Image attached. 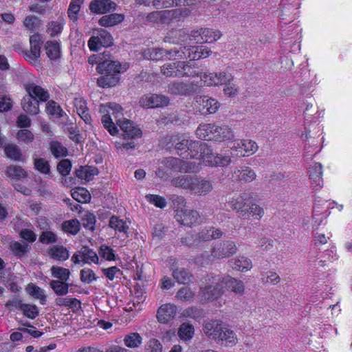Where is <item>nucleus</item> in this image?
<instances>
[{
  "label": "nucleus",
  "instance_id": "2",
  "mask_svg": "<svg viewBox=\"0 0 352 352\" xmlns=\"http://www.w3.org/2000/svg\"><path fill=\"white\" fill-rule=\"evenodd\" d=\"M195 133L199 139L217 142L230 140L234 137V132L228 126L214 123L200 124Z\"/></svg>",
  "mask_w": 352,
  "mask_h": 352
},
{
  "label": "nucleus",
  "instance_id": "61",
  "mask_svg": "<svg viewBox=\"0 0 352 352\" xmlns=\"http://www.w3.org/2000/svg\"><path fill=\"white\" fill-rule=\"evenodd\" d=\"M21 311L28 318L34 319L38 316L39 311L35 305L25 304L22 306Z\"/></svg>",
  "mask_w": 352,
  "mask_h": 352
},
{
  "label": "nucleus",
  "instance_id": "29",
  "mask_svg": "<svg viewBox=\"0 0 352 352\" xmlns=\"http://www.w3.org/2000/svg\"><path fill=\"white\" fill-rule=\"evenodd\" d=\"M190 39L188 32L185 29H179L170 31L164 37V41L166 43L182 45V43L187 42Z\"/></svg>",
  "mask_w": 352,
  "mask_h": 352
},
{
  "label": "nucleus",
  "instance_id": "34",
  "mask_svg": "<svg viewBox=\"0 0 352 352\" xmlns=\"http://www.w3.org/2000/svg\"><path fill=\"white\" fill-rule=\"evenodd\" d=\"M216 342L226 346H232L236 344L237 338L234 331L228 329L225 325L223 331L221 332V336Z\"/></svg>",
  "mask_w": 352,
  "mask_h": 352
},
{
  "label": "nucleus",
  "instance_id": "22",
  "mask_svg": "<svg viewBox=\"0 0 352 352\" xmlns=\"http://www.w3.org/2000/svg\"><path fill=\"white\" fill-rule=\"evenodd\" d=\"M203 162L209 166H227L231 162V157L230 155L214 153L210 148V152L205 156Z\"/></svg>",
  "mask_w": 352,
  "mask_h": 352
},
{
  "label": "nucleus",
  "instance_id": "31",
  "mask_svg": "<svg viewBox=\"0 0 352 352\" xmlns=\"http://www.w3.org/2000/svg\"><path fill=\"white\" fill-rule=\"evenodd\" d=\"M222 285L226 287L228 290L234 292L236 294L241 295L244 292V285L241 280L226 276L221 278Z\"/></svg>",
  "mask_w": 352,
  "mask_h": 352
},
{
  "label": "nucleus",
  "instance_id": "48",
  "mask_svg": "<svg viewBox=\"0 0 352 352\" xmlns=\"http://www.w3.org/2000/svg\"><path fill=\"white\" fill-rule=\"evenodd\" d=\"M179 72V77L188 76L194 77L199 75V73L194 69V66L190 65V62L178 61Z\"/></svg>",
  "mask_w": 352,
  "mask_h": 352
},
{
  "label": "nucleus",
  "instance_id": "54",
  "mask_svg": "<svg viewBox=\"0 0 352 352\" xmlns=\"http://www.w3.org/2000/svg\"><path fill=\"white\" fill-rule=\"evenodd\" d=\"M6 175L12 179H20L27 176L26 171L20 166H10L6 170Z\"/></svg>",
  "mask_w": 352,
  "mask_h": 352
},
{
  "label": "nucleus",
  "instance_id": "10",
  "mask_svg": "<svg viewBox=\"0 0 352 352\" xmlns=\"http://www.w3.org/2000/svg\"><path fill=\"white\" fill-rule=\"evenodd\" d=\"M193 104L201 114L214 113L219 108L218 101L208 96L196 97Z\"/></svg>",
  "mask_w": 352,
  "mask_h": 352
},
{
  "label": "nucleus",
  "instance_id": "27",
  "mask_svg": "<svg viewBox=\"0 0 352 352\" xmlns=\"http://www.w3.org/2000/svg\"><path fill=\"white\" fill-rule=\"evenodd\" d=\"M195 175H180L170 180V185L178 188L192 191Z\"/></svg>",
  "mask_w": 352,
  "mask_h": 352
},
{
  "label": "nucleus",
  "instance_id": "3",
  "mask_svg": "<svg viewBox=\"0 0 352 352\" xmlns=\"http://www.w3.org/2000/svg\"><path fill=\"white\" fill-rule=\"evenodd\" d=\"M224 291L220 277L208 276L205 285L200 287L199 296L201 301L207 302L221 298Z\"/></svg>",
  "mask_w": 352,
  "mask_h": 352
},
{
  "label": "nucleus",
  "instance_id": "6",
  "mask_svg": "<svg viewBox=\"0 0 352 352\" xmlns=\"http://www.w3.org/2000/svg\"><path fill=\"white\" fill-rule=\"evenodd\" d=\"M113 67H109L104 70L103 74L100 76L97 83L98 86L106 88L116 85L120 80V74L122 70V65L117 61H113Z\"/></svg>",
  "mask_w": 352,
  "mask_h": 352
},
{
  "label": "nucleus",
  "instance_id": "46",
  "mask_svg": "<svg viewBox=\"0 0 352 352\" xmlns=\"http://www.w3.org/2000/svg\"><path fill=\"white\" fill-rule=\"evenodd\" d=\"M27 292L34 298L39 300L41 305L46 302V295L43 289L33 283H30L27 286Z\"/></svg>",
  "mask_w": 352,
  "mask_h": 352
},
{
  "label": "nucleus",
  "instance_id": "42",
  "mask_svg": "<svg viewBox=\"0 0 352 352\" xmlns=\"http://www.w3.org/2000/svg\"><path fill=\"white\" fill-rule=\"evenodd\" d=\"M80 254L82 256V262L87 264H100L102 260L99 259L97 253L87 246H83L80 249Z\"/></svg>",
  "mask_w": 352,
  "mask_h": 352
},
{
  "label": "nucleus",
  "instance_id": "1",
  "mask_svg": "<svg viewBox=\"0 0 352 352\" xmlns=\"http://www.w3.org/2000/svg\"><path fill=\"white\" fill-rule=\"evenodd\" d=\"M199 169V164L185 161L174 157H168L160 161V166L155 171L156 175L163 180H168L174 173H195Z\"/></svg>",
  "mask_w": 352,
  "mask_h": 352
},
{
  "label": "nucleus",
  "instance_id": "38",
  "mask_svg": "<svg viewBox=\"0 0 352 352\" xmlns=\"http://www.w3.org/2000/svg\"><path fill=\"white\" fill-rule=\"evenodd\" d=\"M195 46L191 47H181L179 50H177V51L175 52V56H177V58L179 59H185V58H190V60H198L197 57L200 54L199 53V50H195Z\"/></svg>",
  "mask_w": 352,
  "mask_h": 352
},
{
  "label": "nucleus",
  "instance_id": "19",
  "mask_svg": "<svg viewBox=\"0 0 352 352\" xmlns=\"http://www.w3.org/2000/svg\"><path fill=\"white\" fill-rule=\"evenodd\" d=\"M88 62L91 65H98L97 71L99 73H103L104 70L107 67H113V60L110 59V54L107 51L89 56Z\"/></svg>",
  "mask_w": 352,
  "mask_h": 352
},
{
  "label": "nucleus",
  "instance_id": "7",
  "mask_svg": "<svg viewBox=\"0 0 352 352\" xmlns=\"http://www.w3.org/2000/svg\"><path fill=\"white\" fill-rule=\"evenodd\" d=\"M247 193L235 194L232 197L226 199L228 206L238 214V217L243 219H249V210L247 201L249 199Z\"/></svg>",
  "mask_w": 352,
  "mask_h": 352
},
{
  "label": "nucleus",
  "instance_id": "24",
  "mask_svg": "<svg viewBox=\"0 0 352 352\" xmlns=\"http://www.w3.org/2000/svg\"><path fill=\"white\" fill-rule=\"evenodd\" d=\"M116 3L111 0H94L89 4L90 10L95 14H106L116 8Z\"/></svg>",
  "mask_w": 352,
  "mask_h": 352
},
{
  "label": "nucleus",
  "instance_id": "18",
  "mask_svg": "<svg viewBox=\"0 0 352 352\" xmlns=\"http://www.w3.org/2000/svg\"><path fill=\"white\" fill-rule=\"evenodd\" d=\"M170 267L173 271V278L180 284H188L192 278V274L186 269L179 267L175 258H170Z\"/></svg>",
  "mask_w": 352,
  "mask_h": 352
},
{
  "label": "nucleus",
  "instance_id": "58",
  "mask_svg": "<svg viewBox=\"0 0 352 352\" xmlns=\"http://www.w3.org/2000/svg\"><path fill=\"white\" fill-rule=\"evenodd\" d=\"M52 154L56 158L66 156L67 150L58 142H52L50 144Z\"/></svg>",
  "mask_w": 352,
  "mask_h": 352
},
{
  "label": "nucleus",
  "instance_id": "59",
  "mask_svg": "<svg viewBox=\"0 0 352 352\" xmlns=\"http://www.w3.org/2000/svg\"><path fill=\"white\" fill-rule=\"evenodd\" d=\"M170 141L175 144V148L178 151H182L186 148H188L190 142V140L184 139L182 136L178 135L171 136Z\"/></svg>",
  "mask_w": 352,
  "mask_h": 352
},
{
  "label": "nucleus",
  "instance_id": "49",
  "mask_svg": "<svg viewBox=\"0 0 352 352\" xmlns=\"http://www.w3.org/2000/svg\"><path fill=\"white\" fill-rule=\"evenodd\" d=\"M142 342V338L136 332L130 333L124 336V343L129 348H138Z\"/></svg>",
  "mask_w": 352,
  "mask_h": 352
},
{
  "label": "nucleus",
  "instance_id": "12",
  "mask_svg": "<svg viewBox=\"0 0 352 352\" xmlns=\"http://www.w3.org/2000/svg\"><path fill=\"white\" fill-rule=\"evenodd\" d=\"M190 36L199 43H212L221 36V33L219 30L201 28L199 30H193L191 32Z\"/></svg>",
  "mask_w": 352,
  "mask_h": 352
},
{
  "label": "nucleus",
  "instance_id": "64",
  "mask_svg": "<svg viewBox=\"0 0 352 352\" xmlns=\"http://www.w3.org/2000/svg\"><path fill=\"white\" fill-rule=\"evenodd\" d=\"M100 39V45L103 47H108L113 44V38L109 32L101 29L98 31L97 35Z\"/></svg>",
  "mask_w": 352,
  "mask_h": 352
},
{
  "label": "nucleus",
  "instance_id": "25",
  "mask_svg": "<svg viewBox=\"0 0 352 352\" xmlns=\"http://www.w3.org/2000/svg\"><path fill=\"white\" fill-rule=\"evenodd\" d=\"M232 177L235 181L250 183L255 180L256 175L255 171L250 167L243 166L234 170Z\"/></svg>",
  "mask_w": 352,
  "mask_h": 352
},
{
  "label": "nucleus",
  "instance_id": "5",
  "mask_svg": "<svg viewBox=\"0 0 352 352\" xmlns=\"http://www.w3.org/2000/svg\"><path fill=\"white\" fill-rule=\"evenodd\" d=\"M223 232L221 230L211 227L204 229L196 234H188L182 239L183 243L188 246L195 247L201 241H208L221 237Z\"/></svg>",
  "mask_w": 352,
  "mask_h": 352
},
{
  "label": "nucleus",
  "instance_id": "23",
  "mask_svg": "<svg viewBox=\"0 0 352 352\" xmlns=\"http://www.w3.org/2000/svg\"><path fill=\"white\" fill-rule=\"evenodd\" d=\"M213 190V185L211 181L205 178L195 176V181L191 192L195 195L201 197L208 195Z\"/></svg>",
  "mask_w": 352,
  "mask_h": 352
},
{
  "label": "nucleus",
  "instance_id": "53",
  "mask_svg": "<svg viewBox=\"0 0 352 352\" xmlns=\"http://www.w3.org/2000/svg\"><path fill=\"white\" fill-rule=\"evenodd\" d=\"M45 49L46 54L50 59H56L60 56V46L56 41H47Z\"/></svg>",
  "mask_w": 352,
  "mask_h": 352
},
{
  "label": "nucleus",
  "instance_id": "45",
  "mask_svg": "<svg viewBox=\"0 0 352 352\" xmlns=\"http://www.w3.org/2000/svg\"><path fill=\"white\" fill-rule=\"evenodd\" d=\"M182 13L180 9L160 10V24H168L173 19H179Z\"/></svg>",
  "mask_w": 352,
  "mask_h": 352
},
{
  "label": "nucleus",
  "instance_id": "26",
  "mask_svg": "<svg viewBox=\"0 0 352 352\" xmlns=\"http://www.w3.org/2000/svg\"><path fill=\"white\" fill-rule=\"evenodd\" d=\"M224 324L219 320H210L206 322L203 327V331L208 338L217 340L223 331Z\"/></svg>",
  "mask_w": 352,
  "mask_h": 352
},
{
  "label": "nucleus",
  "instance_id": "40",
  "mask_svg": "<svg viewBox=\"0 0 352 352\" xmlns=\"http://www.w3.org/2000/svg\"><path fill=\"white\" fill-rule=\"evenodd\" d=\"M229 263L234 270L240 272H247L252 267L251 260L245 256H239L234 260L229 261Z\"/></svg>",
  "mask_w": 352,
  "mask_h": 352
},
{
  "label": "nucleus",
  "instance_id": "60",
  "mask_svg": "<svg viewBox=\"0 0 352 352\" xmlns=\"http://www.w3.org/2000/svg\"><path fill=\"white\" fill-rule=\"evenodd\" d=\"M80 229V223L78 220L72 219L66 221L63 223V230L65 232L76 234Z\"/></svg>",
  "mask_w": 352,
  "mask_h": 352
},
{
  "label": "nucleus",
  "instance_id": "14",
  "mask_svg": "<svg viewBox=\"0 0 352 352\" xmlns=\"http://www.w3.org/2000/svg\"><path fill=\"white\" fill-rule=\"evenodd\" d=\"M116 124L120 126V129L123 132L122 135L124 140H133L140 138L142 135L141 129L135 126L134 123L129 120L118 119L116 120Z\"/></svg>",
  "mask_w": 352,
  "mask_h": 352
},
{
  "label": "nucleus",
  "instance_id": "17",
  "mask_svg": "<svg viewBox=\"0 0 352 352\" xmlns=\"http://www.w3.org/2000/svg\"><path fill=\"white\" fill-rule=\"evenodd\" d=\"M188 151L191 158L200 159L204 162L205 156L210 152V146L205 142L190 140Z\"/></svg>",
  "mask_w": 352,
  "mask_h": 352
},
{
  "label": "nucleus",
  "instance_id": "8",
  "mask_svg": "<svg viewBox=\"0 0 352 352\" xmlns=\"http://www.w3.org/2000/svg\"><path fill=\"white\" fill-rule=\"evenodd\" d=\"M237 251L236 243L232 241H223L217 243L210 251V257L213 259L229 258Z\"/></svg>",
  "mask_w": 352,
  "mask_h": 352
},
{
  "label": "nucleus",
  "instance_id": "11",
  "mask_svg": "<svg viewBox=\"0 0 352 352\" xmlns=\"http://www.w3.org/2000/svg\"><path fill=\"white\" fill-rule=\"evenodd\" d=\"M143 108H157L167 106L169 98L164 95L148 94L142 96L139 101Z\"/></svg>",
  "mask_w": 352,
  "mask_h": 352
},
{
  "label": "nucleus",
  "instance_id": "20",
  "mask_svg": "<svg viewBox=\"0 0 352 352\" xmlns=\"http://www.w3.org/2000/svg\"><path fill=\"white\" fill-rule=\"evenodd\" d=\"M42 43L41 36L38 34H34L30 37V51L24 52V56L26 60L35 61L40 57L41 45Z\"/></svg>",
  "mask_w": 352,
  "mask_h": 352
},
{
  "label": "nucleus",
  "instance_id": "50",
  "mask_svg": "<svg viewBox=\"0 0 352 352\" xmlns=\"http://www.w3.org/2000/svg\"><path fill=\"white\" fill-rule=\"evenodd\" d=\"M178 61L165 63L161 67V73L166 77H179Z\"/></svg>",
  "mask_w": 352,
  "mask_h": 352
},
{
  "label": "nucleus",
  "instance_id": "32",
  "mask_svg": "<svg viewBox=\"0 0 352 352\" xmlns=\"http://www.w3.org/2000/svg\"><path fill=\"white\" fill-rule=\"evenodd\" d=\"M129 221L126 222L115 215L110 218L109 222V226L111 228L126 236H129Z\"/></svg>",
  "mask_w": 352,
  "mask_h": 352
},
{
  "label": "nucleus",
  "instance_id": "43",
  "mask_svg": "<svg viewBox=\"0 0 352 352\" xmlns=\"http://www.w3.org/2000/svg\"><path fill=\"white\" fill-rule=\"evenodd\" d=\"M10 249L19 258L25 256L31 250V246L25 242L14 241L10 243Z\"/></svg>",
  "mask_w": 352,
  "mask_h": 352
},
{
  "label": "nucleus",
  "instance_id": "4",
  "mask_svg": "<svg viewBox=\"0 0 352 352\" xmlns=\"http://www.w3.org/2000/svg\"><path fill=\"white\" fill-rule=\"evenodd\" d=\"M122 108L121 106L116 103L109 102L106 104H100L99 111L101 113H105L102 116L101 121L104 127L109 131L111 135H115L118 133V130L115 124L112 122V118L110 114L111 113L116 121L118 118L122 116Z\"/></svg>",
  "mask_w": 352,
  "mask_h": 352
},
{
  "label": "nucleus",
  "instance_id": "13",
  "mask_svg": "<svg viewBox=\"0 0 352 352\" xmlns=\"http://www.w3.org/2000/svg\"><path fill=\"white\" fill-rule=\"evenodd\" d=\"M200 218L197 211L188 209H178L176 210L175 219L180 224L191 227L199 222Z\"/></svg>",
  "mask_w": 352,
  "mask_h": 352
},
{
  "label": "nucleus",
  "instance_id": "52",
  "mask_svg": "<svg viewBox=\"0 0 352 352\" xmlns=\"http://www.w3.org/2000/svg\"><path fill=\"white\" fill-rule=\"evenodd\" d=\"M51 273L57 280L68 281L69 280L70 272L68 269L59 266H52Z\"/></svg>",
  "mask_w": 352,
  "mask_h": 352
},
{
  "label": "nucleus",
  "instance_id": "35",
  "mask_svg": "<svg viewBox=\"0 0 352 352\" xmlns=\"http://www.w3.org/2000/svg\"><path fill=\"white\" fill-rule=\"evenodd\" d=\"M49 256L56 261H64L68 259L69 254L66 248L62 245H53L47 250Z\"/></svg>",
  "mask_w": 352,
  "mask_h": 352
},
{
  "label": "nucleus",
  "instance_id": "28",
  "mask_svg": "<svg viewBox=\"0 0 352 352\" xmlns=\"http://www.w3.org/2000/svg\"><path fill=\"white\" fill-rule=\"evenodd\" d=\"M25 89L28 95L38 101L45 102L50 98V94L47 90L34 82H28L25 85Z\"/></svg>",
  "mask_w": 352,
  "mask_h": 352
},
{
  "label": "nucleus",
  "instance_id": "39",
  "mask_svg": "<svg viewBox=\"0 0 352 352\" xmlns=\"http://www.w3.org/2000/svg\"><path fill=\"white\" fill-rule=\"evenodd\" d=\"M124 19V14L114 13L102 16L100 19L98 23L101 26L111 27L121 23Z\"/></svg>",
  "mask_w": 352,
  "mask_h": 352
},
{
  "label": "nucleus",
  "instance_id": "56",
  "mask_svg": "<svg viewBox=\"0 0 352 352\" xmlns=\"http://www.w3.org/2000/svg\"><path fill=\"white\" fill-rule=\"evenodd\" d=\"M178 335L182 340H190L194 335V327L192 324L183 323L178 331Z\"/></svg>",
  "mask_w": 352,
  "mask_h": 352
},
{
  "label": "nucleus",
  "instance_id": "55",
  "mask_svg": "<svg viewBox=\"0 0 352 352\" xmlns=\"http://www.w3.org/2000/svg\"><path fill=\"white\" fill-rule=\"evenodd\" d=\"M72 197L80 203H86L91 199L88 190L84 188H78L74 190L72 193Z\"/></svg>",
  "mask_w": 352,
  "mask_h": 352
},
{
  "label": "nucleus",
  "instance_id": "36",
  "mask_svg": "<svg viewBox=\"0 0 352 352\" xmlns=\"http://www.w3.org/2000/svg\"><path fill=\"white\" fill-rule=\"evenodd\" d=\"M322 168V166L320 163L315 162L309 167V177L312 180L313 184H314L316 186H318L320 188L323 184Z\"/></svg>",
  "mask_w": 352,
  "mask_h": 352
},
{
  "label": "nucleus",
  "instance_id": "16",
  "mask_svg": "<svg viewBox=\"0 0 352 352\" xmlns=\"http://www.w3.org/2000/svg\"><path fill=\"white\" fill-rule=\"evenodd\" d=\"M197 85L193 82L173 81L168 84V92L172 95L184 96L196 91Z\"/></svg>",
  "mask_w": 352,
  "mask_h": 352
},
{
  "label": "nucleus",
  "instance_id": "47",
  "mask_svg": "<svg viewBox=\"0 0 352 352\" xmlns=\"http://www.w3.org/2000/svg\"><path fill=\"white\" fill-rule=\"evenodd\" d=\"M50 287L58 296H65L69 292L68 281L53 280L50 283Z\"/></svg>",
  "mask_w": 352,
  "mask_h": 352
},
{
  "label": "nucleus",
  "instance_id": "15",
  "mask_svg": "<svg viewBox=\"0 0 352 352\" xmlns=\"http://www.w3.org/2000/svg\"><path fill=\"white\" fill-rule=\"evenodd\" d=\"M201 80L207 86H218L226 83L229 80H233V76L225 72L219 73L204 74L201 76Z\"/></svg>",
  "mask_w": 352,
  "mask_h": 352
},
{
  "label": "nucleus",
  "instance_id": "57",
  "mask_svg": "<svg viewBox=\"0 0 352 352\" xmlns=\"http://www.w3.org/2000/svg\"><path fill=\"white\" fill-rule=\"evenodd\" d=\"M34 168L43 174H48L50 172V166L44 158L34 157Z\"/></svg>",
  "mask_w": 352,
  "mask_h": 352
},
{
  "label": "nucleus",
  "instance_id": "62",
  "mask_svg": "<svg viewBox=\"0 0 352 352\" xmlns=\"http://www.w3.org/2000/svg\"><path fill=\"white\" fill-rule=\"evenodd\" d=\"M99 254L106 261H112L116 260L114 250L108 245H102L99 249Z\"/></svg>",
  "mask_w": 352,
  "mask_h": 352
},
{
  "label": "nucleus",
  "instance_id": "33",
  "mask_svg": "<svg viewBox=\"0 0 352 352\" xmlns=\"http://www.w3.org/2000/svg\"><path fill=\"white\" fill-rule=\"evenodd\" d=\"M74 105L76 113L80 118L86 123L91 124V118L87 107L86 101L82 98H76L74 101Z\"/></svg>",
  "mask_w": 352,
  "mask_h": 352
},
{
  "label": "nucleus",
  "instance_id": "63",
  "mask_svg": "<svg viewBox=\"0 0 352 352\" xmlns=\"http://www.w3.org/2000/svg\"><path fill=\"white\" fill-rule=\"evenodd\" d=\"M98 278L94 271L89 268H84L80 271V280L86 284H90Z\"/></svg>",
  "mask_w": 352,
  "mask_h": 352
},
{
  "label": "nucleus",
  "instance_id": "21",
  "mask_svg": "<svg viewBox=\"0 0 352 352\" xmlns=\"http://www.w3.org/2000/svg\"><path fill=\"white\" fill-rule=\"evenodd\" d=\"M175 51H177L176 49L166 50L163 48H150L143 52V56L146 59L157 61L163 60L164 57L177 58L174 55Z\"/></svg>",
  "mask_w": 352,
  "mask_h": 352
},
{
  "label": "nucleus",
  "instance_id": "37",
  "mask_svg": "<svg viewBox=\"0 0 352 352\" xmlns=\"http://www.w3.org/2000/svg\"><path fill=\"white\" fill-rule=\"evenodd\" d=\"M21 104L23 109L26 113L32 115H36L38 113V101L28 94L23 97Z\"/></svg>",
  "mask_w": 352,
  "mask_h": 352
},
{
  "label": "nucleus",
  "instance_id": "41",
  "mask_svg": "<svg viewBox=\"0 0 352 352\" xmlns=\"http://www.w3.org/2000/svg\"><path fill=\"white\" fill-rule=\"evenodd\" d=\"M98 173V169L90 166H80L76 170V177L87 182L91 181Z\"/></svg>",
  "mask_w": 352,
  "mask_h": 352
},
{
  "label": "nucleus",
  "instance_id": "44",
  "mask_svg": "<svg viewBox=\"0 0 352 352\" xmlns=\"http://www.w3.org/2000/svg\"><path fill=\"white\" fill-rule=\"evenodd\" d=\"M4 152L7 157L14 161H23L24 157L22 155L20 148L13 144H10L4 147Z\"/></svg>",
  "mask_w": 352,
  "mask_h": 352
},
{
  "label": "nucleus",
  "instance_id": "51",
  "mask_svg": "<svg viewBox=\"0 0 352 352\" xmlns=\"http://www.w3.org/2000/svg\"><path fill=\"white\" fill-rule=\"evenodd\" d=\"M195 293L188 287L180 288L176 294L177 300L182 302H191L194 300Z\"/></svg>",
  "mask_w": 352,
  "mask_h": 352
},
{
  "label": "nucleus",
  "instance_id": "9",
  "mask_svg": "<svg viewBox=\"0 0 352 352\" xmlns=\"http://www.w3.org/2000/svg\"><path fill=\"white\" fill-rule=\"evenodd\" d=\"M231 150L243 157L250 156L258 149L257 143L250 139H237L232 142Z\"/></svg>",
  "mask_w": 352,
  "mask_h": 352
},
{
  "label": "nucleus",
  "instance_id": "30",
  "mask_svg": "<svg viewBox=\"0 0 352 352\" xmlns=\"http://www.w3.org/2000/svg\"><path fill=\"white\" fill-rule=\"evenodd\" d=\"M177 312V307L172 304L162 305L157 310V318L160 322L167 323L172 320Z\"/></svg>",
  "mask_w": 352,
  "mask_h": 352
}]
</instances>
